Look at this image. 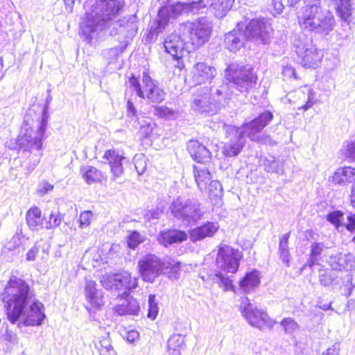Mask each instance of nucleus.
Returning <instances> with one entry per match:
<instances>
[{"instance_id":"obj_1","label":"nucleus","mask_w":355,"mask_h":355,"mask_svg":"<svg viewBox=\"0 0 355 355\" xmlns=\"http://www.w3.org/2000/svg\"><path fill=\"white\" fill-rule=\"evenodd\" d=\"M1 298L8 320L12 324L19 322V327L40 325L45 318L44 305L36 299L29 284L21 278L12 275Z\"/></svg>"},{"instance_id":"obj_2","label":"nucleus","mask_w":355,"mask_h":355,"mask_svg":"<svg viewBox=\"0 0 355 355\" xmlns=\"http://www.w3.org/2000/svg\"><path fill=\"white\" fill-rule=\"evenodd\" d=\"M224 77L227 83L214 89L211 88V100L215 104L216 112L220 106H224L234 95H237L233 89L241 93L249 92L255 87L257 80L252 67L238 63L230 64L225 70Z\"/></svg>"},{"instance_id":"obj_3","label":"nucleus","mask_w":355,"mask_h":355,"mask_svg":"<svg viewBox=\"0 0 355 355\" xmlns=\"http://www.w3.org/2000/svg\"><path fill=\"white\" fill-rule=\"evenodd\" d=\"M273 115L270 111H265L250 122L240 128L234 125H225L227 137L230 141L223 148V153L227 157L237 156L245 143V136L252 141H262L260 136L261 130L270 122Z\"/></svg>"},{"instance_id":"obj_4","label":"nucleus","mask_w":355,"mask_h":355,"mask_svg":"<svg viewBox=\"0 0 355 355\" xmlns=\"http://www.w3.org/2000/svg\"><path fill=\"white\" fill-rule=\"evenodd\" d=\"M123 7L119 0H97L80 25L81 34L90 41L121 12Z\"/></svg>"},{"instance_id":"obj_5","label":"nucleus","mask_w":355,"mask_h":355,"mask_svg":"<svg viewBox=\"0 0 355 355\" xmlns=\"http://www.w3.org/2000/svg\"><path fill=\"white\" fill-rule=\"evenodd\" d=\"M297 18L302 28L323 35H328L335 25L333 14L316 4L302 8Z\"/></svg>"},{"instance_id":"obj_6","label":"nucleus","mask_w":355,"mask_h":355,"mask_svg":"<svg viewBox=\"0 0 355 355\" xmlns=\"http://www.w3.org/2000/svg\"><path fill=\"white\" fill-rule=\"evenodd\" d=\"M169 209L173 216L185 225L196 223L205 214L200 202L196 199L177 198L172 202Z\"/></svg>"},{"instance_id":"obj_7","label":"nucleus","mask_w":355,"mask_h":355,"mask_svg":"<svg viewBox=\"0 0 355 355\" xmlns=\"http://www.w3.org/2000/svg\"><path fill=\"white\" fill-rule=\"evenodd\" d=\"M128 85L136 92L139 97L147 99L150 103H159L165 98L166 93L147 72H143L141 83L132 76L129 78Z\"/></svg>"},{"instance_id":"obj_8","label":"nucleus","mask_w":355,"mask_h":355,"mask_svg":"<svg viewBox=\"0 0 355 355\" xmlns=\"http://www.w3.org/2000/svg\"><path fill=\"white\" fill-rule=\"evenodd\" d=\"M211 25L206 18L190 23L187 22L180 26V31L186 35L188 42L193 46L198 47L208 41Z\"/></svg>"},{"instance_id":"obj_9","label":"nucleus","mask_w":355,"mask_h":355,"mask_svg":"<svg viewBox=\"0 0 355 355\" xmlns=\"http://www.w3.org/2000/svg\"><path fill=\"white\" fill-rule=\"evenodd\" d=\"M241 311L243 316L252 327L262 329L265 327H272L275 322L270 319L266 312L258 309L250 302L248 297L241 300Z\"/></svg>"},{"instance_id":"obj_10","label":"nucleus","mask_w":355,"mask_h":355,"mask_svg":"<svg viewBox=\"0 0 355 355\" xmlns=\"http://www.w3.org/2000/svg\"><path fill=\"white\" fill-rule=\"evenodd\" d=\"M242 257V252L238 249L221 243L216 260L217 267L225 272L235 273L239 269V262Z\"/></svg>"},{"instance_id":"obj_11","label":"nucleus","mask_w":355,"mask_h":355,"mask_svg":"<svg viewBox=\"0 0 355 355\" xmlns=\"http://www.w3.org/2000/svg\"><path fill=\"white\" fill-rule=\"evenodd\" d=\"M26 223L33 230H38L42 228L51 229L58 226L62 218L58 212H52L49 219L45 216H42V211L37 207L29 209L26 215Z\"/></svg>"},{"instance_id":"obj_12","label":"nucleus","mask_w":355,"mask_h":355,"mask_svg":"<svg viewBox=\"0 0 355 355\" xmlns=\"http://www.w3.org/2000/svg\"><path fill=\"white\" fill-rule=\"evenodd\" d=\"M165 263L154 254H148L138 261L139 273L144 281L153 283L164 271Z\"/></svg>"},{"instance_id":"obj_13","label":"nucleus","mask_w":355,"mask_h":355,"mask_svg":"<svg viewBox=\"0 0 355 355\" xmlns=\"http://www.w3.org/2000/svg\"><path fill=\"white\" fill-rule=\"evenodd\" d=\"M293 46L299 58L300 64L306 68H316L320 62L323 53L314 46L304 43L300 38L293 42Z\"/></svg>"},{"instance_id":"obj_14","label":"nucleus","mask_w":355,"mask_h":355,"mask_svg":"<svg viewBox=\"0 0 355 355\" xmlns=\"http://www.w3.org/2000/svg\"><path fill=\"white\" fill-rule=\"evenodd\" d=\"M184 9V4L181 2H176L170 4L169 3L162 6L158 12V18L155 22V26L150 27L149 35L153 37L162 33L168 25L169 19L180 15Z\"/></svg>"},{"instance_id":"obj_15","label":"nucleus","mask_w":355,"mask_h":355,"mask_svg":"<svg viewBox=\"0 0 355 355\" xmlns=\"http://www.w3.org/2000/svg\"><path fill=\"white\" fill-rule=\"evenodd\" d=\"M272 28L263 19H252L243 28L247 41L256 44H266L270 37Z\"/></svg>"},{"instance_id":"obj_16","label":"nucleus","mask_w":355,"mask_h":355,"mask_svg":"<svg viewBox=\"0 0 355 355\" xmlns=\"http://www.w3.org/2000/svg\"><path fill=\"white\" fill-rule=\"evenodd\" d=\"M211 88L200 87L192 95L191 107L193 110L199 113L213 114L216 112L215 104L211 100Z\"/></svg>"},{"instance_id":"obj_17","label":"nucleus","mask_w":355,"mask_h":355,"mask_svg":"<svg viewBox=\"0 0 355 355\" xmlns=\"http://www.w3.org/2000/svg\"><path fill=\"white\" fill-rule=\"evenodd\" d=\"M52 97L49 96L46 98V107H47V105L51 101ZM45 108L42 112V115L39 118L37 122V130L33 132V135H26L23 139L27 141L28 144L32 148L37 150H39L42 148V141L44 139V133L46 129V125L48 123V116L46 114Z\"/></svg>"},{"instance_id":"obj_18","label":"nucleus","mask_w":355,"mask_h":355,"mask_svg":"<svg viewBox=\"0 0 355 355\" xmlns=\"http://www.w3.org/2000/svg\"><path fill=\"white\" fill-rule=\"evenodd\" d=\"M189 42L186 35L180 36L173 33L167 37L164 43L166 51L175 60H180L185 53H189L187 43Z\"/></svg>"},{"instance_id":"obj_19","label":"nucleus","mask_w":355,"mask_h":355,"mask_svg":"<svg viewBox=\"0 0 355 355\" xmlns=\"http://www.w3.org/2000/svg\"><path fill=\"white\" fill-rule=\"evenodd\" d=\"M192 80L197 85L209 82L216 74V69L205 62H199L193 68Z\"/></svg>"},{"instance_id":"obj_20","label":"nucleus","mask_w":355,"mask_h":355,"mask_svg":"<svg viewBox=\"0 0 355 355\" xmlns=\"http://www.w3.org/2000/svg\"><path fill=\"white\" fill-rule=\"evenodd\" d=\"M327 262L334 271H342L343 270H352L355 268V258L350 253H338L330 256Z\"/></svg>"},{"instance_id":"obj_21","label":"nucleus","mask_w":355,"mask_h":355,"mask_svg":"<svg viewBox=\"0 0 355 355\" xmlns=\"http://www.w3.org/2000/svg\"><path fill=\"white\" fill-rule=\"evenodd\" d=\"M246 41L243 26L239 24L236 28L225 35L224 43L229 51L236 52L243 46Z\"/></svg>"},{"instance_id":"obj_22","label":"nucleus","mask_w":355,"mask_h":355,"mask_svg":"<svg viewBox=\"0 0 355 355\" xmlns=\"http://www.w3.org/2000/svg\"><path fill=\"white\" fill-rule=\"evenodd\" d=\"M187 150L191 157L200 164L211 161L209 150L196 140H190L187 144Z\"/></svg>"},{"instance_id":"obj_23","label":"nucleus","mask_w":355,"mask_h":355,"mask_svg":"<svg viewBox=\"0 0 355 355\" xmlns=\"http://www.w3.org/2000/svg\"><path fill=\"white\" fill-rule=\"evenodd\" d=\"M218 225L213 222H207L201 226L197 227L189 232L191 241L196 242L207 237H211L217 232Z\"/></svg>"},{"instance_id":"obj_24","label":"nucleus","mask_w":355,"mask_h":355,"mask_svg":"<svg viewBox=\"0 0 355 355\" xmlns=\"http://www.w3.org/2000/svg\"><path fill=\"white\" fill-rule=\"evenodd\" d=\"M103 158L109 162L114 178L121 176L123 173L122 161L125 157L120 155L119 151L107 150L105 151Z\"/></svg>"},{"instance_id":"obj_25","label":"nucleus","mask_w":355,"mask_h":355,"mask_svg":"<svg viewBox=\"0 0 355 355\" xmlns=\"http://www.w3.org/2000/svg\"><path fill=\"white\" fill-rule=\"evenodd\" d=\"M338 15L344 21L355 15V0H330Z\"/></svg>"},{"instance_id":"obj_26","label":"nucleus","mask_w":355,"mask_h":355,"mask_svg":"<svg viewBox=\"0 0 355 355\" xmlns=\"http://www.w3.org/2000/svg\"><path fill=\"white\" fill-rule=\"evenodd\" d=\"M331 181L343 186L347 183L353 184L355 182V168L351 166L338 168L332 175Z\"/></svg>"},{"instance_id":"obj_27","label":"nucleus","mask_w":355,"mask_h":355,"mask_svg":"<svg viewBox=\"0 0 355 355\" xmlns=\"http://www.w3.org/2000/svg\"><path fill=\"white\" fill-rule=\"evenodd\" d=\"M341 279L339 272L332 269L324 268L319 271V282L323 286L337 288V286L341 284Z\"/></svg>"},{"instance_id":"obj_28","label":"nucleus","mask_w":355,"mask_h":355,"mask_svg":"<svg viewBox=\"0 0 355 355\" xmlns=\"http://www.w3.org/2000/svg\"><path fill=\"white\" fill-rule=\"evenodd\" d=\"M85 295L87 301L94 308L103 305V297L101 291L96 288V284L92 280H87Z\"/></svg>"},{"instance_id":"obj_29","label":"nucleus","mask_w":355,"mask_h":355,"mask_svg":"<svg viewBox=\"0 0 355 355\" xmlns=\"http://www.w3.org/2000/svg\"><path fill=\"white\" fill-rule=\"evenodd\" d=\"M260 284L259 271L254 270L247 272L239 282V288L242 292L249 293L254 291Z\"/></svg>"},{"instance_id":"obj_30","label":"nucleus","mask_w":355,"mask_h":355,"mask_svg":"<svg viewBox=\"0 0 355 355\" xmlns=\"http://www.w3.org/2000/svg\"><path fill=\"white\" fill-rule=\"evenodd\" d=\"M114 311L119 315H137L139 311V302L133 297H128L116 306Z\"/></svg>"},{"instance_id":"obj_31","label":"nucleus","mask_w":355,"mask_h":355,"mask_svg":"<svg viewBox=\"0 0 355 355\" xmlns=\"http://www.w3.org/2000/svg\"><path fill=\"white\" fill-rule=\"evenodd\" d=\"M187 235L185 232L175 230H171L162 232L159 234V240L165 246L173 243H180L185 241Z\"/></svg>"},{"instance_id":"obj_32","label":"nucleus","mask_w":355,"mask_h":355,"mask_svg":"<svg viewBox=\"0 0 355 355\" xmlns=\"http://www.w3.org/2000/svg\"><path fill=\"white\" fill-rule=\"evenodd\" d=\"M115 281H116L118 290L125 289L132 290L138 286V279L136 277H132L131 274L128 271H123L122 272L114 274Z\"/></svg>"},{"instance_id":"obj_33","label":"nucleus","mask_w":355,"mask_h":355,"mask_svg":"<svg viewBox=\"0 0 355 355\" xmlns=\"http://www.w3.org/2000/svg\"><path fill=\"white\" fill-rule=\"evenodd\" d=\"M193 174L198 188L202 191L211 180V174L207 167L202 164L193 166Z\"/></svg>"},{"instance_id":"obj_34","label":"nucleus","mask_w":355,"mask_h":355,"mask_svg":"<svg viewBox=\"0 0 355 355\" xmlns=\"http://www.w3.org/2000/svg\"><path fill=\"white\" fill-rule=\"evenodd\" d=\"M234 0H207V4L214 11L218 18L223 17L232 8Z\"/></svg>"},{"instance_id":"obj_35","label":"nucleus","mask_w":355,"mask_h":355,"mask_svg":"<svg viewBox=\"0 0 355 355\" xmlns=\"http://www.w3.org/2000/svg\"><path fill=\"white\" fill-rule=\"evenodd\" d=\"M80 172L84 180L89 184L101 182L104 178L103 173L92 166H81Z\"/></svg>"},{"instance_id":"obj_36","label":"nucleus","mask_w":355,"mask_h":355,"mask_svg":"<svg viewBox=\"0 0 355 355\" xmlns=\"http://www.w3.org/2000/svg\"><path fill=\"white\" fill-rule=\"evenodd\" d=\"M109 336V333H105V335L100 337L98 342L95 343V347L99 352L100 355H116L112 345Z\"/></svg>"},{"instance_id":"obj_37","label":"nucleus","mask_w":355,"mask_h":355,"mask_svg":"<svg viewBox=\"0 0 355 355\" xmlns=\"http://www.w3.org/2000/svg\"><path fill=\"white\" fill-rule=\"evenodd\" d=\"M116 23L119 24L120 33L126 31L128 37H132L137 32L138 27L135 17H130L128 19L123 18V19L117 21Z\"/></svg>"},{"instance_id":"obj_38","label":"nucleus","mask_w":355,"mask_h":355,"mask_svg":"<svg viewBox=\"0 0 355 355\" xmlns=\"http://www.w3.org/2000/svg\"><path fill=\"white\" fill-rule=\"evenodd\" d=\"M289 239V233L284 234L279 240V253L282 261L287 266H289L290 262V253L288 247Z\"/></svg>"},{"instance_id":"obj_39","label":"nucleus","mask_w":355,"mask_h":355,"mask_svg":"<svg viewBox=\"0 0 355 355\" xmlns=\"http://www.w3.org/2000/svg\"><path fill=\"white\" fill-rule=\"evenodd\" d=\"M311 250L310 254V258L306 263V266L311 268L313 266L316 264L318 261V257L321 255L325 246L323 243L313 242L311 244Z\"/></svg>"},{"instance_id":"obj_40","label":"nucleus","mask_w":355,"mask_h":355,"mask_svg":"<svg viewBox=\"0 0 355 355\" xmlns=\"http://www.w3.org/2000/svg\"><path fill=\"white\" fill-rule=\"evenodd\" d=\"M184 345V338L180 334H173L168 340L167 351L178 350L181 352Z\"/></svg>"},{"instance_id":"obj_41","label":"nucleus","mask_w":355,"mask_h":355,"mask_svg":"<svg viewBox=\"0 0 355 355\" xmlns=\"http://www.w3.org/2000/svg\"><path fill=\"white\" fill-rule=\"evenodd\" d=\"M140 124L139 134L144 137H148L153 130L155 123L151 119L143 118L139 121Z\"/></svg>"},{"instance_id":"obj_42","label":"nucleus","mask_w":355,"mask_h":355,"mask_svg":"<svg viewBox=\"0 0 355 355\" xmlns=\"http://www.w3.org/2000/svg\"><path fill=\"white\" fill-rule=\"evenodd\" d=\"M223 187L217 180L210 181L209 186V196L211 200L218 198L222 196Z\"/></svg>"},{"instance_id":"obj_43","label":"nucleus","mask_w":355,"mask_h":355,"mask_svg":"<svg viewBox=\"0 0 355 355\" xmlns=\"http://www.w3.org/2000/svg\"><path fill=\"white\" fill-rule=\"evenodd\" d=\"M134 164L139 175L143 174L147 167L146 157L143 155H137L134 157Z\"/></svg>"},{"instance_id":"obj_44","label":"nucleus","mask_w":355,"mask_h":355,"mask_svg":"<svg viewBox=\"0 0 355 355\" xmlns=\"http://www.w3.org/2000/svg\"><path fill=\"white\" fill-rule=\"evenodd\" d=\"M115 275H105L101 277V283L106 289L118 290L117 282L115 281Z\"/></svg>"},{"instance_id":"obj_45","label":"nucleus","mask_w":355,"mask_h":355,"mask_svg":"<svg viewBox=\"0 0 355 355\" xmlns=\"http://www.w3.org/2000/svg\"><path fill=\"white\" fill-rule=\"evenodd\" d=\"M281 325L287 334H293L300 328L298 324L291 318H286L281 322Z\"/></svg>"},{"instance_id":"obj_46","label":"nucleus","mask_w":355,"mask_h":355,"mask_svg":"<svg viewBox=\"0 0 355 355\" xmlns=\"http://www.w3.org/2000/svg\"><path fill=\"white\" fill-rule=\"evenodd\" d=\"M157 114L162 118L168 120L175 119L178 117V113L167 107H157L156 108Z\"/></svg>"},{"instance_id":"obj_47","label":"nucleus","mask_w":355,"mask_h":355,"mask_svg":"<svg viewBox=\"0 0 355 355\" xmlns=\"http://www.w3.org/2000/svg\"><path fill=\"white\" fill-rule=\"evenodd\" d=\"M165 264H167L166 268H169V277L171 279H178L179 277L180 262L175 260H170L167 261Z\"/></svg>"},{"instance_id":"obj_48","label":"nucleus","mask_w":355,"mask_h":355,"mask_svg":"<svg viewBox=\"0 0 355 355\" xmlns=\"http://www.w3.org/2000/svg\"><path fill=\"white\" fill-rule=\"evenodd\" d=\"M158 313L157 304L155 302V295H150L148 297V318L154 320Z\"/></svg>"},{"instance_id":"obj_49","label":"nucleus","mask_w":355,"mask_h":355,"mask_svg":"<svg viewBox=\"0 0 355 355\" xmlns=\"http://www.w3.org/2000/svg\"><path fill=\"white\" fill-rule=\"evenodd\" d=\"M218 279V284L220 287L224 288L225 291H230L232 288V282L228 277H225L221 272L216 275Z\"/></svg>"},{"instance_id":"obj_50","label":"nucleus","mask_w":355,"mask_h":355,"mask_svg":"<svg viewBox=\"0 0 355 355\" xmlns=\"http://www.w3.org/2000/svg\"><path fill=\"white\" fill-rule=\"evenodd\" d=\"M340 276L342 277L341 284L337 286V288H341L344 286L350 290L354 287L352 275L349 272L346 273L345 275L340 274Z\"/></svg>"},{"instance_id":"obj_51","label":"nucleus","mask_w":355,"mask_h":355,"mask_svg":"<svg viewBox=\"0 0 355 355\" xmlns=\"http://www.w3.org/2000/svg\"><path fill=\"white\" fill-rule=\"evenodd\" d=\"M92 216L93 214L90 211H85L82 212L79 218L80 227L82 228L88 227L91 223Z\"/></svg>"},{"instance_id":"obj_52","label":"nucleus","mask_w":355,"mask_h":355,"mask_svg":"<svg viewBox=\"0 0 355 355\" xmlns=\"http://www.w3.org/2000/svg\"><path fill=\"white\" fill-rule=\"evenodd\" d=\"M140 243V235L137 232L132 233L127 241L128 246L132 250H135Z\"/></svg>"},{"instance_id":"obj_53","label":"nucleus","mask_w":355,"mask_h":355,"mask_svg":"<svg viewBox=\"0 0 355 355\" xmlns=\"http://www.w3.org/2000/svg\"><path fill=\"white\" fill-rule=\"evenodd\" d=\"M343 150L347 157L355 160V141L346 144Z\"/></svg>"},{"instance_id":"obj_54","label":"nucleus","mask_w":355,"mask_h":355,"mask_svg":"<svg viewBox=\"0 0 355 355\" xmlns=\"http://www.w3.org/2000/svg\"><path fill=\"white\" fill-rule=\"evenodd\" d=\"M343 214L341 211H333L327 215V220L335 225H338Z\"/></svg>"},{"instance_id":"obj_55","label":"nucleus","mask_w":355,"mask_h":355,"mask_svg":"<svg viewBox=\"0 0 355 355\" xmlns=\"http://www.w3.org/2000/svg\"><path fill=\"white\" fill-rule=\"evenodd\" d=\"M347 223L345 224L346 229L349 232L355 230V214L349 213L347 216Z\"/></svg>"},{"instance_id":"obj_56","label":"nucleus","mask_w":355,"mask_h":355,"mask_svg":"<svg viewBox=\"0 0 355 355\" xmlns=\"http://www.w3.org/2000/svg\"><path fill=\"white\" fill-rule=\"evenodd\" d=\"M272 6L277 14H280L283 11L284 7L287 6L284 0H273Z\"/></svg>"},{"instance_id":"obj_57","label":"nucleus","mask_w":355,"mask_h":355,"mask_svg":"<svg viewBox=\"0 0 355 355\" xmlns=\"http://www.w3.org/2000/svg\"><path fill=\"white\" fill-rule=\"evenodd\" d=\"M4 338L6 341L10 342L12 344H16L17 343V334L10 330H6Z\"/></svg>"},{"instance_id":"obj_58","label":"nucleus","mask_w":355,"mask_h":355,"mask_svg":"<svg viewBox=\"0 0 355 355\" xmlns=\"http://www.w3.org/2000/svg\"><path fill=\"white\" fill-rule=\"evenodd\" d=\"M39 252V248L36 245L33 246L26 253V260L29 261H35L36 255Z\"/></svg>"},{"instance_id":"obj_59","label":"nucleus","mask_w":355,"mask_h":355,"mask_svg":"<svg viewBox=\"0 0 355 355\" xmlns=\"http://www.w3.org/2000/svg\"><path fill=\"white\" fill-rule=\"evenodd\" d=\"M53 189V186L50 183L45 182L42 183L40 188L38 189V191L41 195H44L49 191H51Z\"/></svg>"},{"instance_id":"obj_60","label":"nucleus","mask_w":355,"mask_h":355,"mask_svg":"<svg viewBox=\"0 0 355 355\" xmlns=\"http://www.w3.org/2000/svg\"><path fill=\"white\" fill-rule=\"evenodd\" d=\"M139 334L137 331L131 330L126 333L125 338L129 343H132L139 338Z\"/></svg>"},{"instance_id":"obj_61","label":"nucleus","mask_w":355,"mask_h":355,"mask_svg":"<svg viewBox=\"0 0 355 355\" xmlns=\"http://www.w3.org/2000/svg\"><path fill=\"white\" fill-rule=\"evenodd\" d=\"M282 73L285 77H288V78L293 77L295 78H297L295 70L291 66H286V67H284L283 69Z\"/></svg>"},{"instance_id":"obj_62","label":"nucleus","mask_w":355,"mask_h":355,"mask_svg":"<svg viewBox=\"0 0 355 355\" xmlns=\"http://www.w3.org/2000/svg\"><path fill=\"white\" fill-rule=\"evenodd\" d=\"M127 114L130 117L137 116V110L130 100L127 102Z\"/></svg>"},{"instance_id":"obj_63","label":"nucleus","mask_w":355,"mask_h":355,"mask_svg":"<svg viewBox=\"0 0 355 355\" xmlns=\"http://www.w3.org/2000/svg\"><path fill=\"white\" fill-rule=\"evenodd\" d=\"M163 213V210L157 209L150 211L148 214L146 215L148 220L150 219H157L159 218L161 214Z\"/></svg>"},{"instance_id":"obj_64","label":"nucleus","mask_w":355,"mask_h":355,"mask_svg":"<svg viewBox=\"0 0 355 355\" xmlns=\"http://www.w3.org/2000/svg\"><path fill=\"white\" fill-rule=\"evenodd\" d=\"M350 205L355 209V182L352 184L349 196Z\"/></svg>"}]
</instances>
